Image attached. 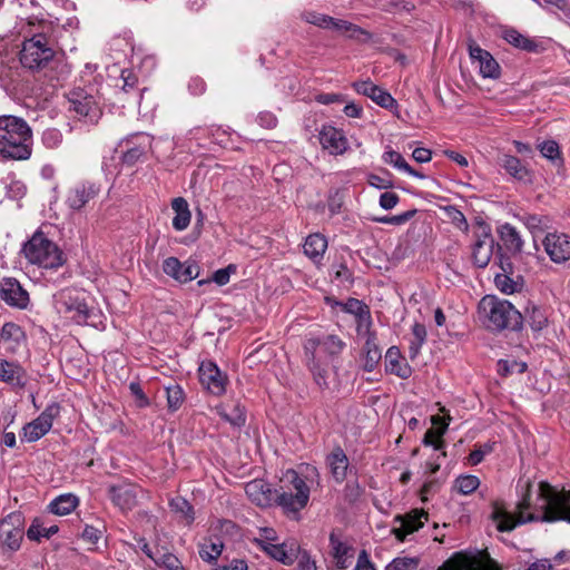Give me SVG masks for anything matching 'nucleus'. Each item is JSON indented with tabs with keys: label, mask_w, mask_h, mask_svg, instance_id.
<instances>
[{
	"label": "nucleus",
	"mask_w": 570,
	"mask_h": 570,
	"mask_svg": "<svg viewBox=\"0 0 570 570\" xmlns=\"http://www.w3.org/2000/svg\"><path fill=\"white\" fill-rule=\"evenodd\" d=\"M218 415L226 422H228L233 428H242L245 425L246 415L244 406H242L238 402L233 403L232 406L220 405L216 407Z\"/></svg>",
	"instance_id": "nucleus-38"
},
{
	"label": "nucleus",
	"mask_w": 570,
	"mask_h": 570,
	"mask_svg": "<svg viewBox=\"0 0 570 570\" xmlns=\"http://www.w3.org/2000/svg\"><path fill=\"white\" fill-rule=\"evenodd\" d=\"M432 423L435 425L441 424V426L438 428V430L429 429L424 434L423 444L432 445L434 450L441 451L445 445L444 441L442 440V435L445 433L449 423L443 422V419L440 416H432Z\"/></svg>",
	"instance_id": "nucleus-43"
},
{
	"label": "nucleus",
	"mask_w": 570,
	"mask_h": 570,
	"mask_svg": "<svg viewBox=\"0 0 570 570\" xmlns=\"http://www.w3.org/2000/svg\"><path fill=\"white\" fill-rule=\"evenodd\" d=\"M245 492L252 502L259 507H268L275 502L276 490L262 479H255L245 485Z\"/></svg>",
	"instance_id": "nucleus-27"
},
{
	"label": "nucleus",
	"mask_w": 570,
	"mask_h": 570,
	"mask_svg": "<svg viewBox=\"0 0 570 570\" xmlns=\"http://www.w3.org/2000/svg\"><path fill=\"white\" fill-rule=\"evenodd\" d=\"M298 562L295 570H317L315 561H313L306 551H303L297 558Z\"/></svg>",
	"instance_id": "nucleus-64"
},
{
	"label": "nucleus",
	"mask_w": 570,
	"mask_h": 570,
	"mask_svg": "<svg viewBox=\"0 0 570 570\" xmlns=\"http://www.w3.org/2000/svg\"><path fill=\"white\" fill-rule=\"evenodd\" d=\"M539 499L543 513L540 517L534 514L523 515L522 512L514 517L499 501H493L490 518L497 523L500 532H510L519 524L531 521H567L570 523V491H557L546 482L539 483Z\"/></svg>",
	"instance_id": "nucleus-1"
},
{
	"label": "nucleus",
	"mask_w": 570,
	"mask_h": 570,
	"mask_svg": "<svg viewBox=\"0 0 570 570\" xmlns=\"http://www.w3.org/2000/svg\"><path fill=\"white\" fill-rule=\"evenodd\" d=\"M469 55L473 62L479 63L480 75L483 78L498 79L501 75V68L493 56L482 49L474 40L470 39L468 43Z\"/></svg>",
	"instance_id": "nucleus-14"
},
{
	"label": "nucleus",
	"mask_w": 570,
	"mask_h": 570,
	"mask_svg": "<svg viewBox=\"0 0 570 570\" xmlns=\"http://www.w3.org/2000/svg\"><path fill=\"white\" fill-rule=\"evenodd\" d=\"M199 381L215 396H220L226 392L227 376L212 361L202 362L199 366Z\"/></svg>",
	"instance_id": "nucleus-12"
},
{
	"label": "nucleus",
	"mask_w": 570,
	"mask_h": 570,
	"mask_svg": "<svg viewBox=\"0 0 570 570\" xmlns=\"http://www.w3.org/2000/svg\"><path fill=\"white\" fill-rule=\"evenodd\" d=\"M363 493V489L360 487L357 481H350L344 488L345 499L353 503L360 499Z\"/></svg>",
	"instance_id": "nucleus-61"
},
{
	"label": "nucleus",
	"mask_w": 570,
	"mask_h": 570,
	"mask_svg": "<svg viewBox=\"0 0 570 570\" xmlns=\"http://www.w3.org/2000/svg\"><path fill=\"white\" fill-rule=\"evenodd\" d=\"M69 110H73L80 117H88L96 108L94 97L83 89L78 88L68 94Z\"/></svg>",
	"instance_id": "nucleus-29"
},
{
	"label": "nucleus",
	"mask_w": 570,
	"mask_h": 570,
	"mask_svg": "<svg viewBox=\"0 0 570 570\" xmlns=\"http://www.w3.org/2000/svg\"><path fill=\"white\" fill-rule=\"evenodd\" d=\"M41 141L47 148H58L62 142V134L56 128H48L42 132Z\"/></svg>",
	"instance_id": "nucleus-56"
},
{
	"label": "nucleus",
	"mask_w": 570,
	"mask_h": 570,
	"mask_svg": "<svg viewBox=\"0 0 570 570\" xmlns=\"http://www.w3.org/2000/svg\"><path fill=\"white\" fill-rule=\"evenodd\" d=\"M337 306H340L344 312L352 314L355 316V318L361 317L363 314L370 312L368 306L357 299V298H348L345 303L342 302H335Z\"/></svg>",
	"instance_id": "nucleus-48"
},
{
	"label": "nucleus",
	"mask_w": 570,
	"mask_h": 570,
	"mask_svg": "<svg viewBox=\"0 0 570 570\" xmlns=\"http://www.w3.org/2000/svg\"><path fill=\"white\" fill-rule=\"evenodd\" d=\"M492 451V445L491 444H483L476 449H474L470 454H469V462L470 464L472 465H476L479 463H481L484 459V456L489 453H491Z\"/></svg>",
	"instance_id": "nucleus-63"
},
{
	"label": "nucleus",
	"mask_w": 570,
	"mask_h": 570,
	"mask_svg": "<svg viewBox=\"0 0 570 570\" xmlns=\"http://www.w3.org/2000/svg\"><path fill=\"white\" fill-rule=\"evenodd\" d=\"M412 335L413 340L410 342L409 353L410 357L413 360L419 355L422 345L426 341L428 333L425 326L421 323H415L412 326Z\"/></svg>",
	"instance_id": "nucleus-45"
},
{
	"label": "nucleus",
	"mask_w": 570,
	"mask_h": 570,
	"mask_svg": "<svg viewBox=\"0 0 570 570\" xmlns=\"http://www.w3.org/2000/svg\"><path fill=\"white\" fill-rule=\"evenodd\" d=\"M52 28L46 22L30 24L19 52V61L32 72L45 70L56 56Z\"/></svg>",
	"instance_id": "nucleus-2"
},
{
	"label": "nucleus",
	"mask_w": 570,
	"mask_h": 570,
	"mask_svg": "<svg viewBox=\"0 0 570 570\" xmlns=\"http://www.w3.org/2000/svg\"><path fill=\"white\" fill-rule=\"evenodd\" d=\"M304 19L306 22L324 29H336L343 32H350V37H355L356 33H363L361 28L352 23L344 20H335L330 16L317 12H306Z\"/></svg>",
	"instance_id": "nucleus-23"
},
{
	"label": "nucleus",
	"mask_w": 570,
	"mask_h": 570,
	"mask_svg": "<svg viewBox=\"0 0 570 570\" xmlns=\"http://www.w3.org/2000/svg\"><path fill=\"white\" fill-rule=\"evenodd\" d=\"M224 550V543L218 537L205 538L198 543V553L203 561L214 563L220 557Z\"/></svg>",
	"instance_id": "nucleus-34"
},
{
	"label": "nucleus",
	"mask_w": 570,
	"mask_h": 570,
	"mask_svg": "<svg viewBox=\"0 0 570 570\" xmlns=\"http://www.w3.org/2000/svg\"><path fill=\"white\" fill-rule=\"evenodd\" d=\"M32 154V130L16 116L0 117V155L14 160H27Z\"/></svg>",
	"instance_id": "nucleus-3"
},
{
	"label": "nucleus",
	"mask_w": 570,
	"mask_h": 570,
	"mask_svg": "<svg viewBox=\"0 0 570 570\" xmlns=\"http://www.w3.org/2000/svg\"><path fill=\"white\" fill-rule=\"evenodd\" d=\"M372 317L371 312L363 314L361 317L356 318V331L360 335H365L366 338L368 335H375V333L371 332Z\"/></svg>",
	"instance_id": "nucleus-60"
},
{
	"label": "nucleus",
	"mask_w": 570,
	"mask_h": 570,
	"mask_svg": "<svg viewBox=\"0 0 570 570\" xmlns=\"http://www.w3.org/2000/svg\"><path fill=\"white\" fill-rule=\"evenodd\" d=\"M263 551L285 566L293 564L303 552L295 540H287L282 543L263 547Z\"/></svg>",
	"instance_id": "nucleus-22"
},
{
	"label": "nucleus",
	"mask_w": 570,
	"mask_h": 570,
	"mask_svg": "<svg viewBox=\"0 0 570 570\" xmlns=\"http://www.w3.org/2000/svg\"><path fill=\"white\" fill-rule=\"evenodd\" d=\"M56 311L78 325L89 324L92 309L87 304L85 292L77 288H65L53 295Z\"/></svg>",
	"instance_id": "nucleus-7"
},
{
	"label": "nucleus",
	"mask_w": 570,
	"mask_h": 570,
	"mask_svg": "<svg viewBox=\"0 0 570 570\" xmlns=\"http://www.w3.org/2000/svg\"><path fill=\"white\" fill-rule=\"evenodd\" d=\"M278 540L276 531L273 528H261L259 537L253 539V543L263 551V547L272 546Z\"/></svg>",
	"instance_id": "nucleus-52"
},
{
	"label": "nucleus",
	"mask_w": 570,
	"mask_h": 570,
	"mask_svg": "<svg viewBox=\"0 0 570 570\" xmlns=\"http://www.w3.org/2000/svg\"><path fill=\"white\" fill-rule=\"evenodd\" d=\"M419 564L420 559L416 557H397L385 567V570H416Z\"/></svg>",
	"instance_id": "nucleus-50"
},
{
	"label": "nucleus",
	"mask_w": 570,
	"mask_h": 570,
	"mask_svg": "<svg viewBox=\"0 0 570 570\" xmlns=\"http://www.w3.org/2000/svg\"><path fill=\"white\" fill-rule=\"evenodd\" d=\"M22 252L26 258L43 269H56L66 262L62 250L56 243L37 232L24 245Z\"/></svg>",
	"instance_id": "nucleus-6"
},
{
	"label": "nucleus",
	"mask_w": 570,
	"mask_h": 570,
	"mask_svg": "<svg viewBox=\"0 0 570 570\" xmlns=\"http://www.w3.org/2000/svg\"><path fill=\"white\" fill-rule=\"evenodd\" d=\"M303 248L305 255L313 262L317 263L323 258V255L327 248V240L323 235L318 233L311 234L306 237Z\"/></svg>",
	"instance_id": "nucleus-40"
},
{
	"label": "nucleus",
	"mask_w": 570,
	"mask_h": 570,
	"mask_svg": "<svg viewBox=\"0 0 570 570\" xmlns=\"http://www.w3.org/2000/svg\"><path fill=\"white\" fill-rule=\"evenodd\" d=\"M0 297L9 305L24 308L29 303V294L14 278H6L0 284Z\"/></svg>",
	"instance_id": "nucleus-24"
},
{
	"label": "nucleus",
	"mask_w": 570,
	"mask_h": 570,
	"mask_svg": "<svg viewBox=\"0 0 570 570\" xmlns=\"http://www.w3.org/2000/svg\"><path fill=\"white\" fill-rule=\"evenodd\" d=\"M100 193V185L85 180L71 187L66 197L67 206L72 210H81Z\"/></svg>",
	"instance_id": "nucleus-11"
},
{
	"label": "nucleus",
	"mask_w": 570,
	"mask_h": 570,
	"mask_svg": "<svg viewBox=\"0 0 570 570\" xmlns=\"http://www.w3.org/2000/svg\"><path fill=\"white\" fill-rule=\"evenodd\" d=\"M478 313L488 330L520 332L523 328V315L507 299L487 295L479 302Z\"/></svg>",
	"instance_id": "nucleus-4"
},
{
	"label": "nucleus",
	"mask_w": 570,
	"mask_h": 570,
	"mask_svg": "<svg viewBox=\"0 0 570 570\" xmlns=\"http://www.w3.org/2000/svg\"><path fill=\"white\" fill-rule=\"evenodd\" d=\"M154 562L161 568H165L166 570H183L181 562L179 559L169 552L163 553L160 556H157L156 559H154Z\"/></svg>",
	"instance_id": "nucleus-54"
},
{
	"label": "nucleus",
	"mask_w": 570,
	"mask_h": 570,
	"mask_svg": "<svg viewBox=\"0 0 570 570\" xmlns=\"http://www.w3.org/2000/svg\"><path fill=\"white\" fill-rule=\"evenodd\" d=\"M385 368L401 379H407L412 370L407 363L402 361V355L396 346H391L385 354Z\"/></svg>",
	"instance_id": "nucleus-33"
},
{
	"label": "nucleus",
	"mask_w": 570,
	"mask_h": 570,
	"mask_svg": "<svg viewBox=\"0 0 570 570\" xmlns=\"http://www.w3.org/2000/svg\"><path fill=\"white\" fill-rule=\"evenodd\" d=\"M0 342L8 352L16 353L26 343V334L20 325L7 322L1 328Z\"/></svg>",
	"instance_id": "nucleus-28"
},
{
	"label": "nucleus",
	"mask_w": 570,
	"mask_h": 570,
	"mask_svg": "<svg viewBox=\"0 0 570 570\" xmlns=\"http://www.w3.org/2000/svg\"><path fill=\"white\" fill-rule=\"evenodd\" d=\"M356 92L371 98L375 104L385 109L397 108L396 100L390 92L374 85L371 80L357 81L353 83Z\"/></svg>",
	"instance_id": "nucleus-21"
},
{
	"label": "nucleus",
	"mask_w": 570,
	"mask_h": 570,
	"mask_svg": "<svg viewBox=\"0 0 570 570\" xmlns=\"http://www.w3.org/2000/svg\"><path fill=\"white\" fill-rule=\"evenodd\" d=\"M118 147L121 150V164L131 167L145 156L150 147V139L145 134H136L126 141L122 139Z\"/></svg>",
	"instance_id": "nucleus-13"
},
{
	"label": "nucleus",
	"mask_w": 570,
	"mask_h": 570,
	"mask_svg": "<svg viewBox=\"0 0 570 570\" xmlns=\"http://www.w3.org/2000/svg\"><path fill=\"white\" fill-rule=\"evenodd\" d=\"M438 570H501L497 562L487 556L482 558H466L458 556L443 563Z\"/></svg>",
	"instance_id": "nucleus-19"
},
{
	"label": "nucleus",
	"mask_w": 570,
	"mask_h": 570,
	"mask_svg": "<svg viewBox=\"0 0 570 570\" xmlns=\"http://www.w3.org/2000/svg\"><path fill=\"white\" fill-rule=\"evenodd\" d=\"M500 238L508 252L512 254L521 253L523 240L514 226L505 223L499 228Z\"/></svg>",
	"instance_id": "nucleus-37"
},
{
	"label": "nucleus",
	"mask_w": 570,
	"mask_h": 570,
	"mask_svg": "<svg viewBox=\"0 0 570 570\" xmlns=\"http://www.w3.org/2000/svg\"><path fill=\"white\" fill-rule=\"evenodd\" d=\"M544 252L556 264L570 261V236L566 233H548L542 239Z\"/></svg>",
	"instance_id": "nucleus-10"
},
{
	"label": "nucleus",
	"mask_w": 570,
	"mask_h": 570,
	"mask_svg": "<svg viewBox=\"0 0 570 570\" xmlns=\"http://www.w3.org/2000/svg\"><path fill=\"white\" fill-rule=\"evenodd\" d=\"M495 286L504 294H513L518 291V283L507 274H497L494 278Z\"/></svg>",
	"instance_id": "nucleus-58"
},
{
	"label": "nucleus",
	"mask_w": 570,
	"mask_h": 570,
	"mask_svg": "<svg viewBox=\"0 0 570 570\" xmlns=\"http://www.w3.org/2000/svg\"><path fill=\"white\" fill-rule=\"evenodd\" d=\"M497 161L498 165L514 179L519 181H530V171L518 157L502 154L498 157Z\"/></svg>",
	"instance_id": "nucleus-31"
},
{
	"label": "nucleus",
	"mask_w": 570,
	"mask_h": 570,
	"mask_svg": "<svg viewBox=\"0 0 570 570\" xmlns=\"http://www.w3.org/2000/svg\"><path fill=\"white\" fill-rule=\"evenodd\" d=\"M480 485V480L475 475H462L455 480V489L458 492L468 495L474 492Z\"/></svg>",
	"instance_id": "nucleus-49"
},
{
	"label": "nucleus",
	"mask_w": 570,
	"mask_h": 570,
	"mask_svg": "<svg viewBox=\"0 0 570 570\" xmlns=\"http://www.w3.org/2000/svg\"><path fill=\"white\" fill-rule=\"evenodd\" d=\"M305 358L307 367L311 371L315 383L321 389H327V379L330 374L327 363H324L320 355H314V357H312L311 355H305Z\"/></svg>",
	"instance_id": "nucleus-39"
},
{
	"label": "nucleus",
	"mask_w": 570,
	"mask_h": 570,
	"mask_svg": "<svg viewBox=\"0 0 570 570\" xmlns=\"http://www.w3.org/2000/svg\"><path fill=\"white\" fill-rule=\"evenodd\" d=\"M333 268L335 269V279L341 283H350L353 284V273L347 268L346 264L344 262L333 265Z\"/></svg>",
	"instance_id": "nucleus-62"
},
{
	"label": "nucleus",
	"mask_w": 570,
	"mask_h": 570,
	"mask_svg": "<svg viewBox=\"0 0 570 570\" xmlns=\"http://www.w3.org/2000/svg\"><path fill=\"white\" fill-rule=\"evenodd\" d=\"M171 208L175 212L173 227L178 232L185 230L189 226L191 219V213L187 200L184 197H176L171 200Z\"/></svg>",
	"instance_id": "nucleus-35"
},
{
	"label": "nucleus",
	"mask_w": 570,
	"mask_h": 570,
	"mask_svg": "<svg viewBox=\"0 0 570 570\" xmlns=\"http://www.w3.org/2000/svg\"><path fill=\"white\" fill-rule=\"evenodd\" d=\"M326 463L336 482L342 483L347 473L348 458L341 446H336L327 456Z\"/></svg>",
	"instance_id": "nucleus-30"
},
{
	"label": "nucleus",
	"mask_w": 570,
	"mask_h": 570,
	"mask_svg": "<svg viewBox=\"0 0 570 570\" xmlns=\"http://www.w3.org/2000/svg\"><path fill=\"white\" fill-rule=\"evenodd\" d=\"M494 247V239L489 230L483 229L478 236L473 248L472 259L476 267L484 268L491 261Z\"/></svg>",
	"instance_id": "nucleus-26"
},
{
	"label": "nucleus",
	"mask_w": 570,
	"mask_h": 570,
	"mask_svg": "<svg viewBox=\"0 0 570 570\" xmlns=\"http://www.w3.org/2000/svg\"><path fill=\"white\" fill-rule=\"evenodd\" d=\"M78 503L79 500L76 495L71 493H65L53 499L49 503L48 510L56 515H67L77 508Z\"/></svg>",
	"instance_id": "nucleus-42"
},
{
	"label": "nucleus",
	"mask_w": 570,
	"mask_h": 570,
	"mask_svg": "<svg viewBox=\"0 0 570 570\" xmlns=\"http://www.w3.org/2000/svg\"><path fill=\"white\" fill-rule=\"evenodd\" d=\"M309 499V488L305 480L292 469L284 473L281 485L276 489L275 503L285 512L296 513L304 509Z\"/></svg>",
	"instance_id": "nucleus-5"
},
{
	"label": "nucleus",
	"mask_w": 570,
	"mask_h": 570,
	"mask_svg": "<svg viewBox=\"0 0 570 570\" xmlns=\"http://www.w3.org/2000/svg\"><path fill=\"white\" fill-rule=\"evenodd\" d=\"M345 343L336 335H325L323 337H309L304 343V355H318L317 351L335 356L344 350Z\"/></svg>",
	"instance_id": "nucleus-16"
},
{
	"label": "nucleus",
	"mask_w": 570,
	"mask_h": 570,
	"mask_svg": "<svg viewBox=\"0 0 570 570\" xmlns=\"http://www.w3.org/2000/svg\"><path fill=\"white\" fill-rule=\"evenodd\" d=\"M320 144L331 155H343L348 148L344 132L331 125H324L318 135Z\"/></svg>",
	"instance_id": "nucleus-18"
},
{
	"label": "nucleus",
	"mask_w": 570,
	"mask_h": 570,
	"mask_svg": "<svg viewBox=\"0 0 570 570\" xmlns=\"http://www.w3.org/2000/svg\"><path fill=\"white\" fill-rule=\"evenodd\" d=\"M330 546L332 548V556L335 564L340 570H345L351 566V559L354 556V550L351 546L342 542L334 533L330 535Z\"/></svg>",
	"instance_id": "nucleus-32"
},
{
	"label": "nucleus",
	"mask_w": 570,
	"mask_h": 570,
	"mask_svg": "<svg viewBox=\"0 0 570 570\" xmlns=\"http://www.w3.org/2000/svg\"><path fill=\"white\" fill-rule=\"evenodd\" d=\"M0 381L22 390L27 384V372L20 364L0 358Z\"/></svg>",
	"instance_id": "nucleus-25"
},
{
	"label": "nucleus",
	"mask_w": 570,
	"mask_h": 570,
	"mask_svg": "<svg viewBox=\"0 0 570 570\" xmlns=\"http://www.w3.org/2000/svg\"><path fill=\"white\" fill-rule=\"evenodd\" d=\"M523 222L534 237L537 233L546 230L550 224V219L542 215H527L523 217Z\"/></svg>",
	"instance_id": "nucleus-47"
},
{
	"label": "nucleus",
	"mask_w": 570,
	"mask_h": 570,
	"mask_svg": "<svg viewBox=\"0 0 570 570\" xmlns=\"http://www.w3.org/2000/svg\"><path fill=\"white\" fill-rule=\"evenodd\" d=\"M23 515L21 512H12L0 522V541L10 550H18L23 537Z\"/></svg>",
	"instance_id": "nucleus-9"
},
{
	"label": "nucleus",
	"mask_w": 570,
	"mask_h": 570,
	"mask_svg": "<svg viewBox=\"0 0 570 570\" xmlns=\"http://www.w3.org/2000/svg\"><path fill=\"white\" fill-rule=\"evenodd\" d=\"M364 370L366 372H372L379 364V362L382 358V350L376 343V336L375 335H368V337L365 341L364 347Z\"/></svg>",
	"instance_id": "nucleus-41"
},
{
	"label": "nucleus",
	"mask_w": 570,
	"mask_h": 570,
	"mask_svg": "<svg viewBox=\"0 0 570 570\" xmlns=\"http://www.w3.org/2000/svg\"><path fill=\"white\" fill-rule=\"evenodd\" d=\"M163 271L179 283H187L198 277L199 266L195 261L181 263L176 257H168L163 263Z\"/></svg>",
	"instance_id": "nucleus-15"
},
{
	"label": "nucleus",
	"mask_w": 570,
	"mask_h": 570,
	"mask_svg": "<svg viewBox=\"0 0 570 570\" xmlns=\"http://www.w3.org/2000/svg\"><path fill=\"white\" fill-rule=\"evenodd\" d=\"M523 323L530 326L534 333L541 332L548 325V316L546 309L533 303H529L524 309Z\"/></svg>",
	"instance_id": "nucleus-36"
},
{
	"label": "nucleus",
	"mask_w": 570,
	"mask_h": 570,
	"mask_svg": "<svg viewBox=\"0 0 570 570\" xmlns=\"http://www.w3.org/2000/svg\"><path fill=\"white\" fill-rule=\"evenodd\" d=\"M167 406L171 412L177 411L185 401V393L180 385L170 384L166 386Z\"/></svg>",
	"instance_id": "nucleus-46"
},
{
	"label": "nucleus",
	"mask_w": 570,
	"mask_h": 570,
	"mask_svg": "<svg viewBox=\"0 0 570 570\" xmlns=\"http://www.w3.org/2000/svg\"><path fill=\"white\" fill-rule=\"evenodd\" d=\"M541 155L551 161L562 163L559 145L554 140H546L538 146Z\"/></svg>",
	"instance_id": "nucleus-53"
},
{
	"label": "nucleus",
	"mask_w": 570,
	"mask_h": 570,
	"mask_svg": "<svg viewBox=\"0 0 570 570\" xmlns=\"http://www.w3.org/2000/svg\"><path fill=\"white\" fill-rule=\"evenodd\" d=\"M59 413L60 405L58 403L49 404L37 419L23 426L21 441L36 442L41 439L50 431L52 422Z\"/></svg>",
	"instance_id": "nucleus-8"
},
{
	"label": "nucleus",
	"mask_w": 570,
	"mask_h": 570,
	"mask_svg": "<svg viewBox=\"0 0 570 570\" xmlns=\"http://www.w3.org/2000/svg\"><path fill=\"white\" fill-rule=\"evenodd\" d=\"M384 163L394 166L400 170H410L411 166L405 161L403 156L395 150H387L383 154Z\"/></svg>",
	"instance_id": "nucleus-57"
},
{
	"label": "nucleus",
	"mask_w": 570,
	"mask_h": 570,
	"mask_svg": "<svg viewBox=\"0 0 570 570\" xmlns=\"http://www.w3.org/2000/svg\"><path fill=\"white\" fill-rule=\"evenodd\" d=\"M170 508L178 513H181L188 522L194 521V512L190 503L184 498H175L170 501Z\"/></svg>",
	"instance_id": "nucleus-55"
},
{
	"label": "nucleus",
	"mask_w": 570,
	"mask_h": 570,
	"mask_svg": "<svg viewBox=\"0 0 570 570\" xmlns=\"http://www.w3.org/2000/svg\"><path fill=\"white\" fill-rule=\"evenodd\" d=\"M503 39L514 46L515 48L525 50L528 52H533L537 50L538 45L535 41L527 38L525 36L521 35L515 29H507L503 32Z\"/></svg>",
	"instance_id": "nucleus-44"
},
{
	"label": "nucleus",
	"mask_w": 570,
	"mask_h": 570,
	"mask_svg": "<svg viewBox=\"0 0 570 570\" xmlns=\"http://www.w3.org/2000/svg\"><path fill=\"white\" fill-rule=\"evenodd\" d=\"M415 213L416 210L413 209L395 216H383L376 218L375 220L382 224L403 225L409 222L415 215Z\"/></svg>",
	"instance_id": "nucleus-59"
},
{
	"label": "nucleus",
	"mask_w": 570,
	"mask_h": 570,
	"mask_svg": "<svg viewBox=\"0 0 570 570\" xmlns=\"http://www.w3.org/2000/svg\"><path fill=\"white\" fill-rule=\"evenodd\" d=\"M47 521L45 517L35 518L27 530V538L40 542L46 533Z\"/></svg>",
	"instance_id": "nucleus-51"
},
{
	"label": "nucleus",
	"mask_w": 570,
	"mask_h": 570,
	"mask_svg": "<svg viewBox=\"0 0 570 570\" xmlns=\"http://www.w3.org/2000/svg\"><path fill=\"white\" fill-rule=\"evenodd\" d=\"M138 488L129 482L114 484L108 488L111 502L121 511H130L137 505Z\"/></svg>",
	"instance_id": "nucleus-17"
},
{
	"label": "nucleus",
	"mask_w": 570,
	"mask_h": 570,
	"mask_svg": "<svg viewBox=\"0 0 570 570\" xmlns=\"http://www.w3.org/2000/svg\"><path fill=\"white\" fill-rule=\"evenodd\" d=\"M424 520H428V513L424 511L413 510L404 515H396L394 522L399 523V527H394L392 532L399 541H404L407 534H411L424 524Z\"/></svg>",
	"instance_id": "nucleus-20"
}]
</instances>
